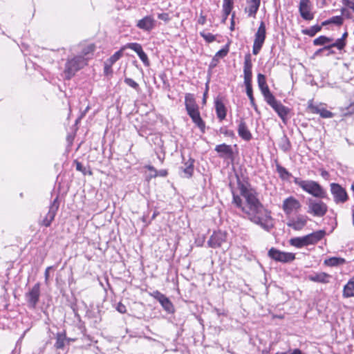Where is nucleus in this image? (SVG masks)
<instances>
[{
    "label": "nucleus",
    "instance_id": "nucleus-22",
    "mask_svg": "<svg viewBox=\"0 0 354 354\" xmlns=\"http://www.w3.org/2000/svg\"><path fill=\"white\" fill-rule=\"evenodd\" d=\"M308 279L313 282L328 283H329L330 279H331V276L326 272H315L308 275Z\"/></svg>",
    "mask_w": 354,
    "mask_h": 354
},
{
    "label": "nucleus",
    "instance_id": "nucleus-57",
    "mask_svg": "<svg viewBox=\"0 0 354 354\" xmlns=\"http://www.w3.org/2000/svg\"><path fill=\"white\" fill-rule=\"evenodd\" d=\"M348 109L351 113H354V103L351 104V105L348 107Z\"/></svg>",
    "mask_w": 354,
    "mask_h": 354
},
{
    "label": "nucleus",
    "instance_id": "nucleus-45",
    "mask_svg": "<svg viewBox=\"0 0 354 354\" xmlns=\"http://www.w3.org/2000/svg\"><path fill=\"white\" fill-rule=\"evenodd\" d=\"M342 3L354 12V3L350 0H342Z\"/></svg>",
    "mask_w": 354,
    "mask_h": 354
},
{
    "label": "nucleus",
    "instance_id": "nucleus-56",
    "mask_svg": "<svg viewBox=\"0 0 354 354\" xmlns=\"http://www.w3.org/2000/svg\"><path fill=\"white\" fill-rule=\"evenodd\" d=\"M318 3L321 4V6L323 7L326 4V0H317Z\"/></svg>",
    "mask_w": 354,
    "mask_h": 354
},
{
    "label": "nucleus",
    "instance_id": "nucleus-59",
    "mask_svg": "<svg viewBox=\"0 0 354 354\" xmlns=\"http://www.w3.org/2000/svg\"><path fill=\"white\" fill-rule=\"evenodd\" d=\"M325 51L326 52V55H327V56H329V55L335 53V52L333 50H332L331 48H330L329 50H325Z\"/></svg>",
    "mask_w": 354,
    "mask_h": 354
},
{
    "label": "nucleus",
    "instance_id": "nucleus-33",
    "mask_svg": "<svg viewBox=\"0 0 354 354\" xmlns=\"http://www.w3.org/2000/svg\"><path fill=\"white\" fill-rule=\"evenodd\" d=\"M147 169L150 171H153L154 172V174H149V178H156L157 176H162L165 177L167 175V171L166 169H161L159 171H157L155 169V168L153 166L151 165H147L145 167Z\"/></svg>",
    "mask_w": 354,
    "mask_h": 354
},
{
    "label": "nucleus",
    "instance_id": "nucleus-29",
    "mask_svg": "<svg viewBox=\"0 0 354 354\" xmlns=\"http://www.w3.org/2000/svg\"><path fill=\"white\" fill-rule=\"evenodd\" d=\"M343 296L346 298L354 297V276L344 286Z\"/></svg>",
    "mask_w": 354,
    "mask_h": 354
},
{
    "label": "nucleus",
    "instance_id": "nucleus-60",
    "mask_svg": "<svg viewBox=\"0 0 354 354\" xmlns=\"http://www.w3.org/2000/svg\"><path fill=\"white\" fill-rule=\"evenodd\" d=\"M321 174L324 178H326L327 176H328V173L326 171H322Z\"/></svg>",
    "mask_w": 354,
    "mask_h": 354
},
{
    "label": "nucleus",
    "instance_id": "nucleus-2",
    "mask_svg": "<svg viewBox=\"0 0 354 354\" xmlns=\"http://www.w3.org/2000/svg\"><path fill=\"white\" fill-rule=\"evenodd\" d=\"M293 182L304 192L315 198H326L327 197V192L326 189L315 180H302L300 178L295 177Z\"/></svg>",
    "mask_w": 354,
    "mask_h": 354
},
{
    "label": "nucleus",
    "instance_id": "nucleus-52",
    "mask_svg": "<svg viewBox=\"0 0 354 354\" xmlns=\"http://www.w3.org/2000/svg\"><path fill=\"white\" fill-rule=\"evenodd\" d=\"M234 17H235V15L234 13H233L232 15V17H231V24H230V30H234Z\"/></svg>",
    "mask_w": 354,
    "mask_h": 354
},
{
    "label": "nucleus",
    "instance_id": "nucleus-49",
    "mask_svg": "<svg viewBox=\"0 0 354 354\" xmlns=\"http://www.w3.org/2000/svg\"><path fill=\"white\" fill-rule=\"evenodd\" d=\"M330 50V46H328V45L327 46H325L324 47L317 50L315 53V55H319L320 53H323V52H325V50Z\"/></svg>",
    "mask_w": 354,
    "mask_h": 354
},
{
    "label": "nucleus",
    "instance_id": "nucleus-51",
    "mask_svg": "<svg viewBox=\"0 0 354 354\" xmlns=\"http://www.w3.org/2000/svg\"><path fill=\"white\" fill-rule=\"evenodd\" d=\"M76 169L85 174L82 165L79 162H76Z\"/></svg>",
    "mask_w": 354,
    "mask_h": 354
},
{
    "label": "nucleus",
    "instance_id": "nucleus-15",
    "mask_svg": "<svg viewBox=\"0 0 354 354\" xmlns=\"http://www.w3.org/2000/svg\"><path fill=\"white\" fill-rule=\"evenodd\" d=\"M40 296V285L39 283L26 293V299L31 308H35L39 301Z\"/></svg>",
    "mask_w": 354,
    "mask_h": 354
},
{
    "label": "nucleus",
    "instance_id": "nucleus-12",
    "mask_svg": "<svg viewBox=\"0 0 354 354\" xmlns=\"http://www.w3.org/2000/svg\"><path fill=\"white\" fill-rule=\"evenodd\" d=\"M252 68L251 55L248 53L245 55L243 65L244 84L245 88H252Z\"/></svg>",
    "mask_w": 354,
    "mask_h": 354
},
{
    "label": "nucleus",
    "instance_id": "nucleus-9",
    "mask_svg": "<svg viewBox=\"0 0 354 354\" xmlns=\"http://www.w3.org/2000/svg\"><path fill=\"white\" fill-rule=\"evenodd\" d=\"M301 204L294 196H289L283 201L281 208L286 215H290L300 210Z\"/></svg>",
    "mask_w": 354,
    "mask_h": 354
},
{
    "label": "nucleus",
    "instance_id": "nucleus-41",
    "mask_svg": "<svg viewBox=\"0 0 354 354\" xmlns=\"http://www.w3.org/2000/svg\"><path fill=\"white\" fill-rule=\"evenodd\" d=\"M112 66L113 65L109 64L106 62H104V74L106 75H109L112 74V73H113Z\"/></svg>",
    "mask_w": 354,
    "mask_h": 354
},
{
    "label": "nucleus",
    "instance_id": "nucleus-32",
    "mask_svg": "<svg viewBox=\"0 0 354 354\" xmlns=\"http://www.w3.org/2000/svg\"><path fill=\"white\" fill-rule=\"evenodd\" d=\"M127 49V48H124V46H123L120 50L115 52L112 56H111L106 62L109 64L113 65L120 57H122L123 55V51Z\"/></svg>",
    "mask_w": 354,
    "mask_h": 354
},
{
    "label": "nucleus",
    "instance_id": "nucleus-50",
    "mask_svg": "<svg viewBox=\"0 0 354 354\" xmlns=\"http://www.w3.org/2000/svg\"><path fill=\"white\" fill-rule=\"evenodd\" d=\"M205 22H206V17L201 15L198 20V23L201 25H204L205 24Z\"/></svg>",
    "mask_w": 354,
    "mask_h": 354
},
{
    "label": "nucleus",
    "instance_id": "nucleus-28",
    "mask_svg": "<svg viewBox=\"0 0 354 354\" xmlns=\"http://www.w3.org/2000/svg\"><path fill=\"white\" fill-rule=\"evenodd\" d=\"M234 5V0H223L222 23L225 24Z\"/></svg>",
    "mask_w": 354,
    "mask_h": 354
},
{
    "label": "nucleus",
    "instance_id": "nucleus-6",
    "mask_svg": "<svg viewBox=\"0 0 354 354\" xmlns=\"http://www.w3.org/2000/svg\"><path fill=\"white\" fill-rule=\"evenodd\" d=\"M86 64V59L82 56H77L68 60L66 64L64 73L66 77L69 79L75 73Z\"/></svg>",
    "mask_w": 354,
    "mask_h": 354
},
{
    "label": "nucleus",
    "instance_id": "nucleus-46",
    "mask_svg": "<svg viewBox=\"0 0 354 354\" xmlns=\"http://www.w3.org/2000/svg\"><path fill=\"white\" fill-rule=\"evenodd\" d=\"M116 309L120 313H125L127 312L126 306L122 303H119L116 307Z\"/></svg>",
    "mask_w": 354,
    "mask_h": 354
},
{
    "label": "nucleus",
    "instance_id": "nucleus-10",
    "mask_svg": "<svg viewBox=\"0 0 354 354\" xmlns=\"http://www.w3.org/2000/svg\"><path fill=\"white\" fill-rule=\"evenodd\" d=\"M268 256L274 261L281 263L291 262L295 259L294 253L282 252L274 248L268 251Z\"/></svg>",
    "mask_w": 354,
    "mask_h": 354
},
{
    "label": "nucleus",
    "instance_id": "nucleus-34",
    "mask_svg": "<svg viewBox=\"0 0 354 354\" xmlns=\"http://www.w3.org/2000/svg\"><path fill=\"white\" fill-rule=\"evenodd\" d=\"M330 24H334L337 26H341L343 24L342 16H335L322 22V26H326Z\"/></svg>",
    "mask_w": 354,
    "mask_h": 354
},
{
    "label": "nucleus",
    "instance_id": "nucleus-23",
    "mask_svg": "<svg viewBox=\"0 0 354 354\" xmlns=\"http://www.w3.org/2000/svg\"><path fill=\"white\" fill-rule=\"evenodd\" d=\"M215 151L219 154V156L223 158H230L232 157L233 151L230 145L221 144L216 146Z\"/></svg>",
    "mask_w": 354,
    "mask_h": 354
},
{
    "label": "nucleus",
    "instance_id": "nucleus-20",
    "mask_svg": "<svg viewBox=\"0 0 354 354\" xmlns=\"http://www.w3.org/2000/svg\"><path fill=\"white\" fill-rule=\"evenodd\" d=\"M155 25L156 21L154 18L151 15H148L139 20L137 22L136 26L141 30L149 32L155 27Z\"/></svg>",
    "mask_w": 354,
    "mask_h": 354
},
{
    "label": "nucleus",
    "instance_id": "nucleus-18",
    "mask_svg": "<svg viewBox=\"0 0 354 354\" xmlns=\"http://www.w3.org/2000/svg\"><path fill=\"white\" fill-rule=\"evenodd\" d=\"M299 11L301 17L307 21L312 20L314 15L310 11V0H300Z\"/></svg>",
    "mask_w": 354,
    "mask_h": 354
},
{
    "label": "nucleus",
    "instance_id": "nucleus-62",
    "mask_svg": "<svg viewBox=\"0 0 354 354\" xmlns=\"http://www.w3.org/2000/svg\"><path fill=\"white\" fill-rule=\"evenodd\" d=\"M353 224L354 225V209L353 210Z\"/></svg>",
    "mask_w": 354,
    "mask_h": 354
},
{
    "label": "nucleus",
    "instance_id": "nucleus-36",
    "mask_svg": "<svg viewBox=\"0 0 354 354\" xmlns=\"http://www.w3.org/2000/svg\"><path fill=\"white\" fill-rule=\"evenodd\" d=\"M322 26L315 25L310 27L308 29L304 30L302 32L304 35H308L310 37H313L319 32L322 29Z\"/></svg>",
    "mask_w": 354,
    "mask_h": 354
},
{
    "label": "nucleus",
    "instance_id": "nucleus-58",
    "mask_svg": "<svg viewBox=\"0 0 354 354\" xmlns=\"http://www.w3.org/2000/svg\"><path fill=\"white\" fill-rule=\"evenodd\" d=\"M348 37V32H345L342 35V36L341 39H342L343 41H346V37Z\"/></svg>",
    "mask_w": 354,
    "mask_h": 354
},
{
    "label": "nucleus",
    "instance_id": "nucleus-38",
    "mask_svg": "<svg viewBox=\"0 0 354 354\" xmlns=\"http://www.w3.org/2000/svg\"><path fill=\"white\" fill-rule=\"evenodd\" d=\"M65 344V335L64 334H58L55 342V346L57 348H63Z\"/></svg>",
    "mask_w": 354,
    "mask_h": 354
},
{
    "label": "nucleus",
    "instance_id": "nucleus-44",
    "mask_svg": "<svg viewBox=\"0 0 354 354\" xmlns=\"http://www.w3.org/2000/svg\"><path fill=\"white\" fill-rule=\"evenodd\" d=\"M124 82L127 84V86L132 88H136V86H138V84L131 78H125Z\"/></svg>",
    "mask_w": 354,
    "mask_h": 354
},
{
    "label": "nucleus",
    "instance_id": "nucleus-55",
    "mask_svg": "<svg viewBox=\"0 0 354 354\" xmlns=\"http://www.w3.org/2000/svg\"><path fill=\"white\" fill-rule=\"evenodd\" d=\"M290 354H303V353L301 350L295 348L290 353Z\"/></svg>",
    "mask_w": 354,
    "mask_h": 354
},
{
    "label": "nucleus",
    "instance_id": "nucleus-47",
    "mask_svg": "<svg viewBox=\"0 0 354 354\" xmlns=\"http://www.w3.org/2000/svg\"><path fill=\"white\" fill-rule=\"evenodd\" d=\"M227 53H228V49L223 48L216 53V56L219 57H223L225 55H227Z\"/></svg>",
    "mask_w": 354,
    "mask_h": 354
},
{
    "label": "nucleus",
    "instance_id": "nucleus-54",
    "mask_svg": "<svg viewBox=\"0 0 354 354\" xmlns=\"http://www.w3.org/2000/svg\"><path fill=\"white\" fill-rule=\"evenodd\" d=\"M252 91L253 90H246L247 95L250 98L251 101H253Z\"/></svg>",
    "mask_w": 354,
    "mask_h": 354
},
{
    "label": "nucleus",
    "instance_id": "nucleus-11",
    "mask_svg": "<svg viewBox=\"0 0 354 354\" xmlns=\"http://www.w3.org/2000/svg\"><path fill=\"white\" fill-rule=\"evenodd\" d=\"M330 188L335 203H344L348 200V196L346 189L339 184L330 183Z\"/></svg>",
    "mask_w": 354,
    "mask_h": 354
},
{
    "label": "nucleus",
    "instance_id": "nucleus-40",
    "mask_svg": "<svg viewBox=\"0 0 354 354\" xmlns=\"http://www.w3.org/2000/svg\"><path fill=\"white\" fill-rule=\"evenodd\" d=\"M257 81L259 88H268L266 85V77L263 75L258 74Z\"/></svg>",
    "mask_w": 354,
    "mask_h": 354
},
{
    "label": "nucleus",
    "instance_id": "nucleus-30",
    "mask_svg": "<svg viewBox=\"0 0 354 354\" xmlns=\"http://www.w3.org/2000/svg\"><path fill=\"white\" fill-rule=\"evenodd\" d=\"M333 41V38L322 35L313 40V44L315 46H325L330 44V43Z\"/></svg>",
    "mask_w": 354,
    "mask_h": 354
},
{
    "label": "nucleus",
    "instance_id": "nucleus-25",
    "mask_svg": "<svg viewBox=\"0 0 354 354\" xmlns=\"http://www.w3.org/2000/svg\"><path fill=\"white\" fill-rule=\"evenodd\" d=\"M215 109L218 118L221 121L223 120L227 114L226 108L221 97H216L215 100Z\"/></svg>",
    "mask_w": 354,
    "mask_h": 354
},
{
    "label": "nucleus",
    "instance_id": "nucleus-26",
    "mask_svg": "<svg viewBox=\"0 0 354 354\" xmlns=\"http://www.w3.org/2000/svg\"><path fill=\"white\" fill-rule=\"evenodd\" d=\"M194 159L189 158L180 167L181 171L183 172V176L185 178H190L194 172Z\"/></svg>",
    "mask_w": 354,
    "mask_h": 354
},
{
    "label": "nucleus",
    "instance_id": "nucleus-14",
    "mask_svg": "<svg viewBox=\"0 0 354 354\" xmlns=\"http://www.w3.org/2000/svg\"><path fill=\"white\" fill-rule=\"evenodd\" d=\"M227 233L222 231L214 232L211 235L209 239L207 241L209 247L216 248L222 245V244L226 242Z\"/></svg>",
    "mask_w": 354,
    "mask_h": 354
},
{
    "label": "nucleus",
    "instance_id": "nucleus-48",
    "mask_svg": "<svg viewBox=\"0 0 354 354\" xmlns=\"http://www.w3.org/2000/svg\"><path fill=\"white\" fill-rule=\"evenodd\" d=\"M52 268H53V267H52V266H49V267H48V268L46 269V270H45V274H44V275H45V282H46V283H48V279H49V276H50V273H49V272H50V270Z\"/></svg>",
    "mask_w": 354,
    "mask_h": 354
},
{
    "label": "nucleus",
    "instance_id": "nucleus-43",
    "mask_svg": "<svg viewBox=\"0 0 354 354\" xmlns=\"http://www.w3.org/2000/svg\"><path fill=\"white\" fill-rule=\"evenodd\" d=\"M158 18L160 20H162L165 22H167L170 20V17L169 16V14L168 13H166V12H163V13H160L158 15Z\"/></svg>",
    "mask_w": 354,
    "mask_h": 354
},
{
    "label": "nucleus",
    "instance_id": "nucleus-61",
    "mask_svg": "<svg viewBox=\"0 0 354 354\" xmlns=\"http://www.w3.org/2000/svg\"><path fill=\"white\" fill-rule=\"evenodd\" d=\"M275 354H289L288 352H277Z\"/></svg>",
    "mask_w": 354,
    "mask_h": 354
},
{
    "label": "nucleus",
    "instance_id": "nucleus-27",
    "mask_svg": "<svg viewBox=\"0 0 354 354\" xmlns=\"http://www.w3.org/2000/svg\"><path fill=\"white\" fill-rule=\"evenodd\" d=\"M238 133L239 136L245 140L248 141L252 138V134L248 129L246 124L243 120H241L239 124Z\"/></svg>",
    "mask_w": 354,
    "mask_h": 354
},
{
    "label": "nucleus",
    "instance_id": "nucleus-16",
    "mask_svg": "<svg viewBox=\"0 0 354 354\" xmlns=\"http://www.w3.org/2000/svg\"><path fill=\"white\" fill-rule=\"evenodd\" d=\"M59 208V203L57 202V198H55L53 202L51 203L49 210L46 214L45 218L42 220V225L46 227H49L54 220L57 212Z\"/></svg>",
    "mask_w": 354,
    "mask_h": 354
},
{
    "label": "nucleus",
    "instance_id": "nucleus-4",
    "mask_svg": "<svg viewBox=\"0 0 354 354\" xmlns=\"http://www.w3.org/2000/svg\"><path fill=\"white\" fill-rule=\"evenodd\" d=\"M325 234L324 230H318L304 236L292 238L289 243L292 246L301 248L317 243L324 238Z\"/></svg>",
    "mask_w": 354,
    "mask_h": 354
},
{
    "label": "nucleus",
    "instance_id": "nucleus-3",
    "mask_svg": "<svg viewBox=\"0 0 354 354\" xmlns=\"http://www.w3.org/2000/svg\"><path fill=\"white\" fill-rule=\"evenodd\" d=\"M185 104L187 114L192 118L193 122L202 131H204L205 123L201 117L198 106L192 94L188 93L185 95Z\"/></svg>",
    "mask_w": 354,
    "mask_h": 354
},
{
    "label": "nucleus",
    "instance_id": "nucleus-35",
    "mask_svg": "<svg viewBox=\"0 0 354 354\" xmlns=\"http://www.w3.org/2000/svg\"><path fill=\"white\" fill-rule=\"evenodd\" d=\"M344 259L337 257H331L324 261V264L328 266H336L344 263Z\"/></svg>",
    "mask_w": 354,
    "mask_h": 354
},
{
    "label": "nucleus",
    "instance_id": "nucleus-37",
    "mask_svg": "<svg viewBox=\"0 0 354 354\" xmlns=\"http://www.w3.org/2000/svg\"><path fill=\"white\" fill-rule=\"evenodd\" d=\"M346 41L339 38L337 39L335 42L330 43L328 46H330V48L336 47L339 50H342L346 46Z\"/></svg>",
    "mask_w": 354,
    "mask_h": 354
},
{
    "label": "nucleus",
    "instance_id": "nucleus-19",
    "mask_svg": "<svg viewBox=\"0 0 354 354\" xmlns=\"http://www.w3.org/2000/svg\"><path fill=\"white\" fill-rule=\"evenodd\" d=\"M124 48H129L135 51L145 66L149 65L148 57L147 54L143 51L142 47L140 44L128 43L124 45Z\"/></svg>",
    "mask_w": 354,
    "mask_h": 354
},
{
    "label": "nucleus",
    "instance_id": "nucleus-42",
    "mask_svg": "<svg viewBox=\"0 0 354 354\" xmlns=\"http://www.w3.org/2000/svg\"><path fill=\"white\" fill-rule=\"evenodd\" d=\"M341 13L342 16L346 19H353L351 12L346 8H342L341 9Z\"/></svg>",
    "mask_w": 354,
    "mask_h": 354
},
{
    "label": "nucleus",
    "instance_id": "nucleus-7",
    "mask_svg": "<svg viewBox=\"0 0 354 354\" xmlns=\"http://www.w3.org/2000/svg\"><path fill=\"white\" fill-rule=\"evenodd\" d=\"M308 207V212L315 216H324L328 211L327 205L320 200L309 198Z\"/></svg>",
    "mask_w": 354,
    "mask_h": 354
},
{
    "label": "nucleus",
    "instance_id": "nucleus-24",
    "mask_svg": "<svg viewBox=\"0 0 354 354\" xmlns=\"http://www.w3.org/2000/svg\"><path fill=\"white\" fill-rule=\"evenodd\" d=\"M261 0H247L248 6L245 8V12L248 13V17H255L259 10Z\"/></svg>",
    "mask_w": 354,
    "mask_h": 354
},
{
    "label": "nucleus",
    "instance_id": "nucleus-63",
    "mask_svg": "<svg viewBox=\"0 0 354 354\" xmlns=\"http://www.w3.org/2000/svg\"><path fill=\"white\" fill-rule=\"evenodd\" d=\"M282 148H283V150H285V151H286V150L288 149V147H286V145H283V146L282 147Z\"/></svg>",
    "mask_w": 354,
    "mask_h": 354
},
{
    "label": "nucleus",
    "instance_id": "nucleus-53",
    "mask_svg": "<svg viewBox=\"0 0 354 354\" xmlns=\"http://www.w3.org/2000/svg\"><path fill=\"white\" fill-rule=\"evenodd\" d=\"M94 50V46L93 45H90L87 47L86 51L84 52V55L88 54L89 52H93Z\"/></svg>",
    "mask_w": 354,
    "mask_h": 354
},
{
    "label": "nucleus",
    "instance_id": "nucleus-64",
    "mask_svg": "<svg viewBox=\"0 0 354 354\" xmlns=\"http://www.w3.org/2000/svg\"><path fill=\"white\" fill-rule=\"evenodd\" d=\"M351 190L354 192V185H351Z\"/></svg>",
    "mask_w": 354,
    "mask_h": 354
},
{
    "label": "nucleus",
    "instance_id": "nucleus-21",
    "mask_svg": "<svg viewBox=\"0 0 354 354\" xmlns=\"http://www.w3.org/2000/svg\"><path fill=\"white\" fill-rule=\"evenodd\" d=\"M153 296L156 298L162 305L163 308L167 312H171L173 310V305L169 299L159 291H156L153 293Z\"/></svg>",
    "mask_w": 354,
    "mask_h": 354
},
{
    "label": "nucleus",
    "instance_id": "nucleus-17",
    "mask_svg": "<svg viewBox=\"0 0 354 354\" xmlns=\"http://www.w3.org/2000/svg\"><path fill=\"white\" fill-rule=\"evenodd\" d=\"M307 221L308 217L306 216L299 214L290 219L287 225L295 230H301L306 226Z\"/></svg>",
    "mask_w": 354,
    "mask_h": 354
},
{
    "label": "nucleus",
    "instance_id": "nucleus-13",
    "mask_svg": "<svg viewBox=\"0 0 354 354\" xmlns=\"http://www.w3.org/2000/svg\"><path fill=\"white\" fill-rule=\"evenodd\" d=\"M324 104H315L313 100H310L308 102V108L313 113L319 114L323 118H331L334 116V113L328 111L325 108Z\"/></svg>",
    "mask_w": 354,
    "mask_h": 354
},
{
    "label": "nucleus",
    "instance_id": "nucleus-31",
    "mask_svg": "<svg viewBox=\"0 0 354 354\" xmlns=\"http://www.w3.org/2000/svg\"><path fill=\"white\" fill-rule=\"evenodd\" d=\"M277 171L279 177L284 180H288L292 176V174L283 167L277 165Z\"/></svg>",
    "mask_w": 354,
    "mask_h": 354
},
{
    "label": "nucleus",
    "instance_id": "nucleus-1",
    "mask_svg": "<svg viewBox=\"0 0 354 354\" xmlns=\"http://www.w3.org/2000/svg\"><path fill=\"white\" fill-rule=\"evenodd\" d=\"M238 187L241 195L245 199V205H243L241 198L233 194V203L241 209L248 218L254 223L260 225L262 228L269 230L273 227V220L270 212L265 209L257 198V192L241 181H238Z\"/></svg>",
    "mask_w": 354,
    "mask_h": 354
},
{
    "label": "nucleus",
    "instance_id": "nucleus-8",
    "mask_svg": "<svg viewBox=\"0 0 354 354\" xmlns=\"http://www.w3.org/2000/svg\"><path fill=\"white\" fill-rule=\"evenodd\" d=\"M266 29L263 21H261L257 32L254 35V40L252 47V53L257 55L259 53L266 39Z\"/></svg>",
    "mask_w": 354,
    "mask_h": 354
},
{
    "label": "nucleus",
    "instance_id": "nucleus-5",
    "mask_svg": "<svg viewBox=\"0 0 354 354\" xmlns=\"http://www.w3.org/2000/svg\"><path fill=\"white\" fill-rule=\"evenodd\" d=\"M266 102L277 112L283 122H286L290 109L277 100L270 90H261Z\"/></svg>",
    "mask_w": 354,
    "mask_h": 354
},
{
    "label": "nucleus",
    "instance_id": "nucleus-39",
    "mask_svg": "<svg viewBox=\"0 0 354 354\" xmlns=\"http://www.w3.org/2000/svg\"><path fill=\"white\" fill-rule=\"evenodd\" d=\"M200 35L208 43L213 42L216 39L215 35L209 32H201Z\"/></svg>",
    "mask_w": 354,
    "mask_h": 354
}]
</instances>
